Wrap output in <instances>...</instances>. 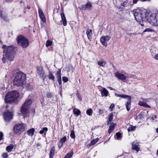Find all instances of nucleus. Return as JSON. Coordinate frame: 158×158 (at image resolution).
Segmentation results:
<instances>
[{"label": "nucleus", "mask_w": 158, "mask_h": 158, "mask_svg": "<svg viewBox=\"0 0 158 158\" xmlns=\"http://www.w3.org/2000/svg\"><path fill=\"white\" fill-rule=\"evenodd\" d=\"M115 95L117 97H120L122 98H125L128 99H131V97L130 96L125 95L124 94H117L115 93Z\"/></svg>", "instance_id": "nucleus-20"}, {"label": "nucleus", "mask_w": 158, "mask_h": 158, "mask_svg": "<svg viewBox=\"0 0 158 158\" xmlns=\"http://www.w3.org/2000/svg\"><path fill=\"white\" fill-rule=\"evenodd\" d=\"M55 148L54 147H52L49 153V157L50 158H53Z\"/></svg>", "instance_id": "nucleus-27"}, {"label": "nucleus", "mask_w": 158, "mask_h": 158, "mask_svg": "<svg viewBox=\"0 0 158 158\" xmlns=\"http://www.w3.org/2000/svg\"><path fill=\"white\" fill-rule=\"evenodd\" d=\"M63 144L62 143H60V142H59L58 145V147L60 148L63 145Z\"/></svg>", "instance_id": "nucleus-48"}, {"label": "nucleus", "mask_w": 158, "mask_h": 158, "mask_svg": "<svg viewBox=\"0 0 158 158\" xmlns=\"http://www.w3.org/2000/svg\"><path fill=\"white\" fill-rule=\"evenodd\" d=\"M66 140V136H64L60 140V143H63L65 142Z\"/></svg>", "instance_id": "nucleus-42"}, {"label": "nucleus", "mask_w": 158, "mask_h": 158, "mask_svg": "<svg viewBox=\"0 0 158 158\" xmlns=\"http://www.w3.org/2000/svg\"><path fill=\"white\" fill-rule=\"evenodd\" d=\"M24 87H25L28 90H31L32 89V86L31 85L30 83H25Z\"/></svg>", "instance_id": "nucleus-25"}, {"label": "nucleus", "mask_w": 158, "mask_h": 158, "mask_svg": "<svg viewBox=\"0 0 158 158\" xmlns=\"http://www.w3.org/2000/svg\"><path fill=\"white\" fill-rule=\"evenodd\" d=\"M70 136L72 139H74L75 138V132L73 130L71 131Z\"/></svg>", "instance_id": "nucleus-40"}, {"label": "nucleus", "mask_w": 158, "mask_h": 158, "mask_svg": "<svg viewBox=\"0 0 158 158\" xmlns=\"http://www.w3.org/2000/svg\"><path fill=\"white\" fill-rule=\"evenodd\" d=\"M122 135V134L119 132H117L116 133V136L118 140H119L121 138Z\"/></svg>", "instance_id": "nucleus-36"}, {"label": "nucleus", "mask_w": 158, "mask_h": 158, "mask_svg": "<svg viewBox=\"0 0 158 158\" xmlns=\"http://www.w3.org/2000/svg\"><path fill=\"white\" fill-rule=\"evenodd\" d=\"M114 106V104H112L110 106V109H112L113 108Z\"/></svg>", "instance_id": "nucleus-54"}, {"label": "nucleus", "mask_w": 158, "mask_h": 158, "mask_svg": "<svg viewBox=\"0 0 158 158\" xmlns=\"http://www.w3.org/2000/svg\"><path fill=\"white\" fill-rule=\"evenodd\" d=\"M117 17H118L117 16ZM116 16L115 17H114V19L116 21H117V22H119V20H120V19L119 18L118 19H116Z\"/></svg>", "instance_id": "nucleus-50"}, {"label": "nucleus", "mask_w": 158, "mask_h": 158, "mask_svg": "<svg viewBox=\"0 0 158 158\" xmlns=\"http://www.w3.org/2000/svg\"><path fill=\"white\" fill-rule=\"evenodd\" d=\"M13 73L15 77L13 80L14 85L18 86L24 85L26 79L25 74L21 71H18L15 73L13 71Z\"/></svg>", "instance_id": "nucleus-3"}, {"label": "nucleus", "mask_w": 158, "mask_h": 158, "mask_svg": "<svg viewBox=\"0 0 158 158\" xmlns=\"http://www.w3.org/2000/svg\"><path fill=\"white\" fill-rule=\"evenodd\" d=\"M33 113H35V111L34 110H33Z\"/></svg>", "instance_id": "nucleus-62"}, {"label": "nucleus", "mask_w": 158, "mask_h": 158, "mask_svg": "<svg viewBox=\"0 0 158 158\" xmlns=\"http://www.w3.org/2000/svg\"><path fill=\"white\" fill-rule=\"evenodd\" d=\"M2 157L3 158H7L8 157V154L6 153H4L2 154Z\"/></svg>", "instance_id": "nucleus-45"}, {"label": "nucleus", "mask_w": 158, "mask_h": 158, "mask_svg": "<svg viewBox=\"0 0 158 158\" xmlns=\"http://www.w3.org/2000/svg\"><path fill=\"white\" fill-rule=\"evenodd\" d=\"M32 102V100L31 99H27L25 101L24 104L21 107V113L25 116H27L28 114L30 106Z\"/></svg>", "instance_id": "nucleus-6"}, {"label": "nucleus", "mask_w": 158, "mask_h": 158, "mask_svg": "<svg viewBox=\"0 0 158 158\" xmlns=\"http://www.w3.org/2000/svg\"><path fill=\"white\" fill-rule=\"evenodd\" d=\"M100 91L102 96L107 97L108 96V91L105 88H103L102 90H101Z\"/></svg>", "instance_id": "nucleus-21"}, {"label": "nucleus", "mask_w": 158, "mask_h": 158, "mask_svg": "<svg viewBox=\"0 0 158 158\" xmlns=\"http://www.w3.org/2000/svg\"><path fill=\"white\" fill-rule=\"evenodd\" d=\"M109 88L110 89V90H114L113 89V88H112V87H109Z\"/></svg>", "instance_id": "nucleus-58"}, {"label": "nucleus", "mask_w": 158, "mask_h": 158, "mask_svg": "<svg viewBox=\"0 0 158 158\" xmlns=\"http://www.w3.org/2000/svg\"><path fill=\"white\" fill-rule=\"evenodd\" d=\"M139 34V33H135V34L134 33L133 34L134 35H138V34Z\"/></svg>", "instance_id": "nucleus-60"}, {"label": "nucleus", "mask_w": 158, "mask_h": 158, "mask_svg": "<svg viewBox=\"0 0 158 158\" xmlns=\"http://www.w3.org/2000/svg\"><path fill=\"white\" fill-rule=\"evenodd\" d=\"M151 0H140L142 2H145V1H150Z\"/></svg>", "instance_id": "nucleus-57"}, {"label": "nucleus", "mask_w": 158, "mask_h": 158, "mask_svg": "<svg viewBox=\"0 0 158 158\" xmlns=\"http://www.w3.org/2000/svg\"><path fill=\"white\" fill-rule=\"evenodd\" d=\"M115 125V124H113V125H111L110 126L108 130L109 133H110L113 130Z\"/></svg>", "instance_id": "nucleus-31"}, {"label": "nucleus", "mask_w": 158, "mask_h": 158, "mask_svg": "<svg viewBox=\"0 0 158 158\" xmlns=\"http://www.w3.org/2000/svg\"><path fill=\"white\" fill-rule=\"evenodd\" d=\"M99 138H97L92 140L89 146L94 145L99 140Z\"/></svg>", "instance_id": "nucleus-29"}, {"label": "nucleus", "mask_w": 158, "mask_h": 158, "mask_svg": "<svg viewBox=\"0 0 158 158\" xmlns=\"http://www.w3.org/2000/svg\"><path fill=\"white\" fill-rule=\"evenodd\" d=\"M99 113L100 114H102L103 113V110H99Z\"/></svg>", "instance_id": "nucleus-52"}, {"label": "nucleus", "mask_w": 158, "mask_h": 158, "mask_svg": "<svg viewBox=\"0 0 158 158\" xmlns=\"http://www.w3.org/2000/svg\"><path fill=\"white\" fill-rule=\"evenodd\" d=\"M135 128V126H133L132 125H130L127 129L128 131L130 132L131 131H134Z\"/></svg>", "instance_id": "nucleus-35"}, {"label": "nucleus", "mask_w": 158, "mask_h": 158, "mask_svg": "<svg viewBox=\"0 0 158 158\" xmlns=\"http://www.w3.org/2000/svg\"><path fill=\"white\" fill-rule=\"evenodd\" d=\"M37 72L40 77L44 81L46 77V75L42 67H38Z\"/></svg>", "instance_id": "nucleus-10"}, {"label": "nucleus", "mask_w": 158, "mask_h": 158, "mask_svg": "<svg viewBox=\"0 0 158 158\" xmlns=\"http://www.w3.org/2000/svg\"><path fill=\"white\" fill-rule=\"evenodd\" d=\"M156 131L157 133H158V128L156 129Z\"/></svg>", "instance_id": "nucleus-59"}, {"label": "nucleus", "mask_w": 158, "mask_h": 158, "mask_svg": "<svg viewBox=\"0 0 158 158\" xmlns=\"http://www.w3.org/2000/svg\"><path fill=\"white\" fill-rule=\"evenodd\" d=\"M132 148L137 152H138L140 149L138 143L137 142H134L132 143Z\"/></svg>", "instance_id": "nucleus-16"}, {"label": "nucleus", "mask_w": 158, "mask_h": 158, "mask_svg": "<svg viewBox=\"0 0 158 158\" xmlns=\"http://www.w3.org/2000/svg\"><path fill=\"white\" fill-rule=\"evenodd\" d=\"M13 145L12 144H10L6 147V151H7L8 152H10L13 148Z\"/></svg>", "instance_id": "nucleus-30"}, {"label": "nucleus", "mask_w": 158, "mask_h": 158, "mask_svg": "<svg viewBox=\"0 0 158 158\" xmlns=\"http://www.w3.org/2000/svg\"><path fill=\"white\" fill-rule=\"evenodd\" d=\"M38 10L40 17L41 20L44 23H46V19L43 12L40 8H39Z\"/></svg>", "instance_id": "nucleus-15"}, {"label": "nucleus", "mask_w": 158, "mask_h": 158, "mask_svg": "<svg viewBox=\"0 0 158 158\" xmlns=\"http://www.w3.org/2000/svg\"><path fill=\"white\" fill-rule=\"evenodd\" d=\"M35 131V129L32 128L28 130L27 132V134L30 136H32L33 135Z\"/></svg>", "instance_id": "nucleus-28"}, {"label": "nucleus", "mask_w": 158, "mask_h": 158, "mask_svg": "<svg viewBox=\"0 0 158 158\" xmlns=\"http://www.w3.org/2000/svg\"><path fill=\"white\" fill-rule=\"evenodd\" d=\"M113 118V116L112 114L109 115L108 121V124H110Z\"/></svg>", "instance_id": "nucleus-39"}, {"label": "nucleus", "mask_w": 158, "mask_h": 158, "mask_svg": "<svg viewBox=\"0 0 158 158\" xmlns=\"http://www.w3.org/2000/svg\"><path fill=\"white\" fill-rule=\"evenodd\" d=\"M128 101L126 104V109L127 111H129L131 107V99H128Z\"/></svg>", "instance_id": "nucleus-26"}, {"label": "nucleus", "mask_w": 158, "mask_h": 158, "mask_svg": "<svg viewBox=\"0 0 158 158\" xmlns=\"http://www.w3.org/2000/svg\"><path fill=\"white\" fill-rule=\"evenodd\" d=\"M0 16L5 22H9L10 20L8 17L7 15L3 9L0 10Z\"/></svg>", "instance_id": "nucleus-11"}, {"label": "nucleus", "mask_w": 158, "mask_h": 158, "mask_svg": "<svg viewBox=\"0 0 158 158\" xmlns=\"http://www.w3.org/2000/svg\"><path fill=\"white\" fill-rule=\"evenodd\" d=\"M17 17H20V15H19L18 16H17Z\"/></svg>", "instance_id": "nucleus-61"}, {"label": "nucleus", "mask_w": 158, "mask_h": 158, "mask_svg": "<svg viewBox=\"0 0 158 158\" xmlns=\"http://www.w3.org/2000/svg\"><path fill=\"white\" fill-rule=\"evenodd\" d=\"M17 40L18 44L23 48H26L29 45V42L28 40L22 35H19L17 38Z\"/></svg>", "instance_id": "nucleus-7"}, {"label": "nucleus", "mask_w": 158, "mask_h": 158, "mask_svg": "<svg viewBox=\"0 0 158 158\" xmlns=\"http://www.w3.org/2000/svg\"><path fill=\"white\" fill-rule=\"evenodd\" d=\"M154 31L153 30H152V29L150 28H148L146 29L143 31V32L144 33L146 32H152Z\"/></svg>", "instance_id": "nucleus-43"}, {"label": "nucleus", "mask_w": 158, "mask_h": 158, "mask_svg": "<svg viewBox=\"0 0 158 158\" xmlns=\"http://www.w3.org/2000/svg\"><path fill=\"white\" fill-rule=\"evenodd\" d=\"M20 3H22V1H20Z\"/></svg>", "instance_id": "nucleus-63"}, {"label": "nucleus", "mask_w": 158, "mask_h": 158, "mask_svg": "<svg viewBox=\"0 0 158 158\" xmlns=\"http://www.w3.org/2000/svg\"><path fill=\"white\" fill-rule=\"evenodd\" d=\"M46 96L48 98H51L52 96V93L50 92L48 93L47 94Z\"/></svg>", "instance_id": "nucleus-44"}, {"label": "nucleus", "mask_w": 158, "mask_h": 158, "mask_svg": "<svg viewBox=\"0 0 158 158\" xmlns=\"http://www.w3.org/2000/svg\"><path fill=\"white\" fill-rule=\"evenodd\" d=\"M74 114L77 115H79L81 113V112L79 110L75 108H74L73 110Z\"/></svg>", "instance_id": "nucleus-33"}, {"label": "nucleus", "mask_w": 158, "mask_h": 158, "mask_svg": "<svg viewBox=\"0 0 158 158\" xmlns=\"http://www.w3.org/2000/svg\"><path fill=\"white\" fill-rule=\"evenodd\" d=\"M13 116L12 112L8 110L5 112L3 113L4 118L6 122H10L13 119Z\"/></svg>", "instance_id": "nucleus-9"}, {"label": "nucleus", "mask_w": 158, "mask_h": 158, "mask_svg": "<svg viewBox=\"0 0 158 158\" xmlns=\"http://www.w3.org/2000/svg\"><path fill=\"white\" fill-rule=\"evenodd\" d=\"M19 95V93L17 91H12L9 92L5 96V101L6 103L14 102L17 100Z\"/></svg>", "instance_id": "nucleus-4"}, {"label": "nucleus", "mask_w": 158, "mask_h": 158, "mask_svg": "<svg viewBox=\"0 0 158 158\" xmlns=\"http://www.w3.org/2000/svg\"><path fill=\"white\" fill-rule=\"evenodd\" d=\"M61 17L63 25L64 26H66L67 25L66 20L64 13L61 14Z\"/></svg>", "instance_id": "nucleus-22"}, {"label": "nucleus", "mask_w": 158, "mask_h": 158, "mask_svg": "<svg viewBox=\"0 0 158 158\" xmlns=\"http://www.w3.org/2000/svg\"><path fill=\"white\" fill-rule=\"evenodd\" d=\"M62 80L64 82H66L68 80V78L66 77H62Z\"/></svg>", "instance_id": "nucleus-46"}, {"label": "nucleus", "mask_w": 158, "mask_h": 158, "mask_svg": "<svg viewBox=\"0 0 158 158\" xmlns=\"http://www.w3.org/2000/svg\"><path fill=\"white\" fill-rule=\"evenodd\" d=\"M4 1L7 3H11L13 2V0H4Z\"/></svg>", "instance_id": "nucleus-49"}, {"label": "nucleus", "mask_w": 158, "mask_h": 158, "mask_svg": "<svg viewBox=\"0 0 158 158\" xmlns=\"http://www.w3.org/2000/svg\"><path fill=\"white\" fill-rule=\"evenodd\" d=\"M146 19L151 25L158 26V13L157 12L149 14L146 16Z\"/></svg>", "instance_id": "nucleus-5"}, {"label": "nucleus", "mask_w": 158, "mask_h": 158, "mask_svg": "<svg viewBox=\"0 0 158 158\" xmlns=\"http://www.w3.org/2000/svg\"><path fill=\"white\" fill-rule=\"evenodd\" d=\"M8 107V106H6V108H7Z\"/></svg>", "instance_id": "nucleus-64"}, {"label": "nucleus", "mask_w": 158, "mask_h": 158, "mask_svg": "<svg viewBox=\"0 0 158 158\" xmlns=\"http://www.w3.org/2000/svg\"><path fill=\"white\" fill-rule=\"evenodd\" d=\"M86 34L87 35V37L89 40L91 41L92 40V32L91 30L90 29H87Z\"/></svg>", "instance_id": "nucleus-19"}, {"label": "nucleus", "mask_w": 158, "mask_h": 158, "mask_svg": "<svg viewBox=\"0 0 158 158\" xmlns=\"http://www.w3.org/2000/svg\"><path fill=\"white\" fill-rule=\"evenodd\" d=\"M148 101V99H143V102L140 101L139 103V105L140 106H143L145 107L150 108V106L146 103L145 102H147Z\"/></svg>", "instance_id": "nucleus-18"}, {"label": "nucleus", "mask_w": 158, "mask_h": 158, "mask_svg": "<svg viewBox=\"0 0 158 158\" xmlns=\"http://www.w3.org/2000/svg\"><path fill=\"white\" fill-rule=\"evenodd\" d=\"M49 80H51L52 81H55V76L53 74L50 72H49L47 76Z\"/></svg>", "instance_id": "nucleus-23"}, {"label": "nucleus", "mask_w": 158, "mask_h": 158, "mask_svg": "<svg viewBox=\"0 0 158 158\" xmlns=\"http://www.w3.org/2000/svg\"><path fill=\"white\" fill-rule=\"evenodd\" d=\"M73 154V152H70L66 154L64 158H71Z\"/></svg>", "instance_id": "nucleus-34"}, {"label": "nucleus", "mask_w": 158, "mask_h": 158, "mask_svg": "<svg viewBox=\"0 0 158 158\" xmlns=\"http://www.w3.org/2000/svg\"><path fill=\"white\" fill-rule=\"evenodd\" d=\"M154 58L156 60H158V54L154 56Z\"/></svg>", "instance_id": "nucleus-51"}, {"label": "nucleus", "mask_w": 158, "mask_h": 158, "mask_svg": "<svg viewBox=\"0 0 158 158\" xmlns=\"http://www.w3.org/2000/svg\"><path fill=\"white\" fill-rule=\"evenodd\" d=\"M127 76L128 75L127 74H122L118 72H117L115 75V77L117 78L122 80L123 82L125 81Z\"/></svg>", "instance_id": "nucleus-12"}, {"label": "nucleus", "mask_w": 158, "mask_h": 158, "mask_svg": "<svg viewBox=\"0 0 158 158\" xmlns=\"http://www.w3.org/2000/svg\"><path fill=\"white\" fill-rule=\"evenodd\" d=\"M57 80L58 81V83H59V84L60 85H61V83H62L61 79H60Z\"/></svg>", "instance_id": "nucleus-53"}, {"label": "nucleus", "mask_w": 158, "mask_h": 158, "mask_svg": "<svg viewBox=\"0 0 158 158\" xmlns=\"http://www.w3.org/2000/svg\"><path fill=\"white\" fill-rule=\"evenodd\" d=\"M48 130V129L46 127H43L42 130H41L40 131V134H43L44 132H46Z\"/></svg>", "instance_id": "nucleus-37"}, {"label": "nucleus", "mask_w": 158, "mask_h": 158, "mask_svg": "<svg viewBox=\"0 0 158 158\" xmlns=\"http://www.w3.org/2000/svg\"><path fill=\"white\" fill-rule=\"evenodd\" d=\"M2 48L4 49V54L2 59L3 62L5 63L6 62V58L9 61H12L14 59L15 53L14 47L12 46H6V45H3Z\"/></svg>", "instance_id": "nucleus-1"}, {"label": "nucleus", "mask_w": 158, "mask_h": 158, "mask_svg": "<svg viewBox=\"0 0 158 158\" xmlns=\"http://www.w3.org/2000/svg\"><path fill=\"white\" fill-rule=\"evenodd\" d=\"M52 41L50 40H48L46 44V45L47 47H48L49 46H51L52 44Z\"/></svg>", "instance_id": "nucleus-41"}, {"label": "nucleus", "mask_w": 158, "mask_h": 158, "mask_svg": "<svg viewBox=\"0 0 158 158\" xmlns=\"http://www.w3.org/2000/svg\"><path fill=\"white\" fill-rule=\"evenodd\" d=\"M110 38L108 36H102L100 39V41L103 46L106 47L107 45V41H108Z\"/></svg>", "instance_id": "nucleus-14"}, {"label": "nucleus", "mask_w": 158, "mask_h": 158, "mask_svg": "<svg viewBox=\"0 0 158 158\" xmlns=\"http://www.w3.org/2000/svg\"><path fill=\"white\" fill-rule=\"evenodd\" d=\"M156 115H153L152 116V120H154L155 118H156Z\"/></svg>", "instance_id": "nucleus-55"}, {"label": "nucleus", "mask_w": 158, "mask_h": 158, "mask_svg": "<svg viewBox=\"0 0 158 158\" xmlns=\"http://www.w3.org/2000/svg\"><path fill=\"white\" fill-rule=\"evenodd\" d=\"M86 113L89 116H91L92 113V110L91 108L88 109L86 110Z\"/></svg>", "instance_id": "nucleus-38"}, {"label": "nucleus", "mask_w": 158, "mask_h": 158, "mask_svg": "<svg viewBox=\"0 0 158 158\" xmlns=\"http://www.w3.org/2000/svg\"><path fill=\"white\" fill-rule=\"evenodd\" d=\"M115 1L116 4L123 6H125L127 3V0H115Z\"/></svg>", "instance_id": "nucleus-17"}, {"label": "nucleus", "mask_w": 158, "mask_h": 158, "mask_svg": "<svg viewBox=\"0 0 158 158\" xmlns=\"http://www.w3.org/2000/svg\"><path fill=\"white\" fill-rule=\"evenodd\" d=\"M14 131L16 133H20L25 130V126L23 123L16 124L14 127Z\"/></svg>", "instance_id": "nucleus-8"}, {"label": "nucleus", "mask_w": 158, "mask_h": 158, "mask_svg": "<svg viewBox=\"0 0 158 158\" xmlns=\"http://www.w3.org/2000/svg\"><path fill=\"white\" fill-rule=\"evenodd\" d=\"M3 134L2 132L0 131V141L3 139Z\"/></svg>", "instance_id": "nucleus-47"}, {"label": "nucleus", "mask_w": 158, "mask_h": 158, "mask_svg": "<svg viewBox=\"0 0 158 158\" xmlns=\"http://www.w3.org/2000/svg\"><path fill=\"white\" fill-rule=\"evenodd\" d=\"M92 3L90 2H87L86 4L82 6L81 9L84 10H89L91 9Z\"/></svg>", "instance_id": "nucleus-13"}, {"label": "nucleus", "mask_w": 158, "mask_h": 158, "mask_svg": "<svg viewBox=\"0 0 158 158\" xmlns=\"http://www.w3.org/2000/svg\"><path fill=\"white\" fill-rule=\"evenodd\" d=\"M132 13L133 14L136 21L141 24V26H143L141 23L145 21L146 18V11L143 8H138L133 10Z\"/></svg>", "instance_id": "nucleus-2"}, {"label": "nucleus", "mask_w": 158, "mask_h": 158, "mask_svg": "<svg viewBox=\"0 0 158 158\" xmlns=\"http://www.w3.org/2000/svg\"><path fill=\"white\" fill-rule=\"evenodd\" d=\"M138 0H133V4H135L136 3L137 1H138Z\"/></svg>", "instance_id": "nucleus-56"}, {"label": "nucleus", "mask_w": 158, "mask_h": 158, "mask_svg": "<svg viewBox=\"0 0 158 158\" xmlns=\"http://www.w3.org/2000/svg\"><path fill=\"white\" fill-rule=\"evenodd\" d=\"M56 78L57 80L61 79V70L60 69H59L56 72Z\"/></svg>", "instance_id": "nucleus-32"}, {"label": "nucleus", "mask_w": 158, "mask_h": 158, "mask_svg": "<svg viewBox=\"0 0 158 158\" xmlns=\"http://www.w3.org/2000/svg\"><path fill=\"white\" fill-rule=\"evenodd\" d=\"M98 64L100 66L104 67L106 64V62L103 60H101L98 61Z\"/></svg>", "instance_id": "nucleus-24"}]
</instances>
